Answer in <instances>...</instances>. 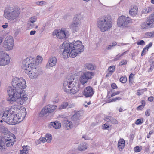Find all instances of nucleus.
Here are the masks:
<instances>
[{"label":"nucleus","mask_w":154,"mask_h":154,"mask_svg":"<svg viewBox=\"0 0 154 154\" xmlns=\"http://www.w3.org/2000/svg\"><path fill=\"white\" fill-rule=\"evenodd\" d=\"M10 61L9 55L3 51H0V65L4 66L8 64Z\"/></svg>","instance_id":"14"},{"label":"nucleus","mask_w":154,"mask_h":154,"mask_svg":"<svg viewBox=\"0 0 154 154\" xmlns=\"http://www.w3.org/2000/svg\"><path fill=\"white\" fill-rule=\"evenodd\" d=\"M150 110L149 109H148L145 112V115L146 116H149Z\"/></svg>","instance_id":"62"},{"label":"nucleus","mask_w":154,"mask_h":154,"mask_svg":"<svg viewBox=\"0 0 154 154\" xmlns=\"http://www.w3.org/2000/svg\"><path fill=\"white\" fill-rule=\"evenodd\" d=\"M17 112H16V111H14V109H11V110L10 111V113H11L12 114H17Z\"/></svg>","instance_id":"61"},{"label":"nucleus","mask_w":154,"mask_h":154,"mask_svg":"<svg viewBox=\"0 0 154 154\" xmlns=\"http://www.w3.org/2000/svg\"><path fill=\"white\" fill-rule=\"evenodd\" d=\"M83 74L88 80L91 79L94 75L92 72L89 71L85 72L83 73Z\"/></svg>","instance_id":"29"},{"label":"nucleus","mask_w":154,"mask_h":154,"mask_svg":"<svg viewBox=\"0 0 154 154\" xmlns=\"http://www.w3.org/2000/svg\"><path fill=\"white\" fill-rule=\"evenodd\" d=\"M22 92H21L20 95H17L18 97H15V101L20 105L23 104L28 99L26 95H23L21 96Z\"/></svg>","instance_id":"16"},{"label":"nucleus","mask_w":154,"mask_h":154,"mask_svg":"<svg viewBox=\"0 0 154 154\" xmlns=\"http://www.w3.org/2000/svg\"><path fill=\"white\" fill-rule=\"evenodd\" d=\"M112 23L111 17L109 15L102 17L97 22L98 27L102 32L109 30L112 28Z\"/></svg>","instance_id":"2"},{"label":"nucleus","mask_w":154,"mask_h":154,"mask_svg":"<svg viewBox=\"0 0 154 154\" xmlns=\"http://www.w3.org/2000/svg\"><path fill=\"white\" fill-rule=\"evenodd\" d=\"M57 63V59L54 57H51L49 59L47 65V68H50L55 65Z\"/></svg>","instance_id":"23"},{"label":"nucleus","mask_w":154,"mask_h":154,"mask_svg":"<svg viewBox=\"0 0 154 154\" xmlns=\"http://www.w3.org/2000/svg\"><path fill=\"white\" fill-rule=\"evenodd\" d=\"M20 13L19 8L7 7L5 8L4 13V17L7 19L14 20L17 18Z\"/></svg>","instance_id":"3"},{"label":"nucleus","mask_w":154,"mask_h":154,"mask_svg":"<svg viewBox=\"0 0 154 154\" xmlns=\"http://www.w3.org/2000/svg\"><path fill=\"white\" fill-rule=\"evenodd\" d=\"M27 151V149L23 147L22 150L20 151V154H26Z\"/></svg>","instance_id":"50"},{"label":"nucleus","mask_w":154,"mask_h":154,"mask_svg":"<svg viewBox=\"0 0 154 154\" xmlns=\"http://www.w3.org/2000/svg\"><path fill=\"white\" fill-rule=\"evenodd\" d=\"M148 49L145 47L143 48L141 53V55L143 56L148 51Z\"/></svg>","instance_id":"48"},{"label":"nucleus","mask_w":154,"mask_h":154,"mask_svg":"<svg viewBox=\"0 0 154 154\" xmlns=\"http://www.w3.org/2000/svg\"><path fill=\"white\" fill-rule=\"evenodd\" d=\"M21 106L20 105H15L14 106H13L11 107V109H14V111H16V112L19 111L20 110V109L21 108Z\"/></svg>","instance_id":"34"},{"label":"nucleus","mask_w":154,"mask_h":154,"mask_svg":"<svg viewBox=\"0 0 154 154\" xmlns=\"http://www.w3.org/2000/svg\"><path fill=\"white\" fill-rule=\"evenodd\" d=\"M121 55H119V54H118L114 58L113 60L114 61H116L118 60H120L121 57Z\"/></svg>","instance_id":"49"},{"label":"nucleus","mask_w":154,"mask_h":154,"mask_svg":"<svg viewBox=\"0 0 154 154\" xmlns=\"http://www.w3.org/2000/svg\"><path fill=\"white\" fill-rule=\"evenodd\" d=\"M88 79L86 77V76L83 74L80 77V81L79 82L80 83V85L82 84L83 85L86 83L88 80Z\"/></svg>","instance_id":"30"},{"label":"nucleus","mask_w":154,"mask_h":154,"mask_svg":"<svg viewBox=\"0 0 154 154\" xmlns=\"http://www.w3.org/2000/svg\"><path fill=\"white\" fill-rule=\"evenodd\" d=\"M154 27V15L153 14L150 15L146 23H143L141 27L142 29H146Z\"/></svg>","instance_id":"13"},{"label":"nucleus","mask_w":154,"mask_h":154,"mask_svg":"<svg viewBox=\"0 0 154 154\" xmlns=\"http://www.w3.org/2000/svg\"><path fill=\"white\" fill-rule=\"evenodd\" d=\"M83 16L81 13H79L77 14L76 17L74 18H75V20H79L80 21V20L83 18Z\"/></svg>","instance_id":"37"},{"label":"nucleus","mask_w":154,"mask_h":154,"mask_svg":"<svg viewBox=\"0 0 154 154\" xmlns=\"http://www.w3.org/2000/svg\"><path fill=\"white\" fill-rule=\"evenodd\" d=\"M130 19L125 16L122 15L119 17L117 20V26L119 27L125 28L130 22Z\"/></svg>","instance_id":"10"},{"label":"nucleus","mask_w":154,"mask_h":154,"mask_svg":"<svg viewBox=\"0 0 154 154\" xmlns=\"http://www.w3.org/2000/svg\"><path fill=\"white\" fill-rule=\"evenodd\" d=\"M152 42H150L147 45H146L145 47L148 49L152 46Z\"/></svg>","instance_id":"63"},{"label":"nucleus","mask_w":154,"mask_h":154,"mask_svg":"<svg viewBox=\"0 0 154 154\" xmlns=\"http://www.w3.org/2000/svg\"><path fill=\"white\" fill-rule=\"evenodd\" d=\"M143 93V90H138L137 91V94L138 96H140Z\"/></svg>","instance_id":"64"},{"label":"nucleus","mask_w":154,"mask_h":154,"mask_svg":"<svg viewBox=\"0 0 154 154\" xmlns=\"http://www.w3.org/2000/svg\"><path fill=\"white\" fill-rule=\"evenodd\" d=\"M37 20V17L35 16H33L30 18V20L29 22L32 23L35 22Z\"/></svg>","instance_id":"46"},{"label":"nucleus","mask_w":154,"mask_h":154,"mask_svg":"<svg viewBox=\"0 0 154 154\" xmlns=\"http://www.w3.org/2000/svg\"><path fill=\"white\" fill-rule=\"evenodd\" d=\"M70 49L72 52L71 54V57H75L77 54H79L84 51V46L82 45V42L79 41H74L71 43H69Z\"/></svg>","instance_id":"4"},{"label":"nucleus","mask_w":154,"mask_h":154,"mask_svg":"<svg viewBox=\"0 0 154 154\" xmlns=\"http://www.w3.org/2000/svg\"><path fill=\"white\" fill-rule=\"evenodd\" d=\"M127 61L125 59L122 60L119 63V66H123L127 64Z\"/></svg>","instance_id":"39"},{"label":"nucleus","mask_w":154,"mask_h":154,"mask_svg":"<svg viewBox=\"0 0 154 154\" xmlns=\"http://www.w3.org/2000/svg\"><path fill=\"white\" fill-rule=\"evenodd\" d=\"M81 115L79 112L75 113L71 117V119L75 123L76 126L79 124V121L80 119Z\"/></svg>","instance_id":"22"},{"label":"nucleus","mask_w":154,"mask_h":154,"mask_svg":"<svg viewBox=\"0 0 154 154\" xmlns=\"http://www.w3.org/2000/svg\"><path fill=\"white\" fill-rule=\"evenodd\" d=\"M138 8L136 6H134L130 10L129 13L130 15L134 16L137 14V12Z\"/></svg>","instance_id":"26"},{"label":"nucleus","mask_w":154,"mask_h":154,"mask_svg":"<svg viewBox=\"0 0 154 154\" xmlns=\"http://www.w3.org/2000/svg\"><path fill=\"white\" fill-rule=\"evenodd\" d=\"M143 121L142 122L140 119H138L135 122V124L137 125H138L140 124H141L143 123Z\"/></svg>","instance_id":"54"},{"label":"nucleus","mask_w":154,"mask_h":154,"mask_svg":"<svg viewBox=\"0 0 154 154\" xmlns=\"http://www.w3.org/2000/svg\"><path fill=\"white\" fill-rule=\"evenodd\" d=\"M111 86L112 88L113 89H117L118 88L116 84L114 83H113L111 84Z\"/></svg>","instance_id":"60"},{"label":"nucleus","mask_w":154,"mask_h":154,"mask_svg":"<svg viewBox=\"0 0 154 154\" xmlns=\"http://www.w3.org/2000/svg\"><path fill=\"white\" fill-rule=\"evenodd\" d=\"M125 145L120 144L119 143H118V148L119 151H121L124 148Z\"/></svg>","instance_id":"38"},{"label":"nucleus","mask_w":154,"mask_h":154,"mask_svg":"<svg viewBox=\"0 0 154 154\" xmlns=\"http://www.w3.org/2000/svg\"><path fill=\"white\" fill-rule=\"evenodd\" d=\"M146 35L149 37H154V31L153 32L146 33Z\"/></svg>","instance_id":"43"},{"label":"nucleus","mask_w":154,"mask_h":154,"mask_svg":"<svg viewBox=\"0 0 154 154\" xmlns=\"http://www.w3.org/2000/svg\"><path fill=\"white\" fill-rule=\"evenodd\" d=\"M35 59L30 57L26 58L23 60L22 68L26 70L28 69H31L35 67Z\"/></svg>","instance_id":"8"},{"label":"nucleus","mask_w":154,"mask_h":154,"mask_svg":"<svg viewBox=\"0 0 154 154\" xmlns=\"http://www.w3.org/2000/svg\"><path fill=\"white\" fill-rule=\"evenodd\" d=\"M116 67L114 66H112L109 67L108 68V72L106 75V77H108L109 76H111L113 72L115 70Z\"/></svg>","instance_id":"27"},{"label":"nucleus","mask_w":154,"mask_h":154,"mask_svg":"<svg viewBox=\"0 0 154 154\" xmlns=\"http://www.w3.org/2000/svg\"><path fill=\"white\" fill-rule=\"evenodd\" d=\"M18 118L17 114H12L9 113L8 117L6 119H4V122L11 125L14 124L18 120Z\"/></svg>","instance_id":"15"},{"label":"nucleus","mask_w":154,"mask_h":154,"mask_svg":"<svg viewBox=\"0 0 154 154\" xmlns=\"http://www.w3.org/2000/svg\"><path fill=\"white\" fill-rule=\"evenodd\" d=\"M103 129H107L109 130V126L106 123L104 124L103 126Z\"/></svg>","instance_id":"52"},{"label":"nucleus","mask_w":154,"mask_h":154,"mask_svg":"<svg viewBox=\"0 0 154 154\" xmlns=\"http://www.w3.org/2000/svg\"><path fill=\"white\" fill-rule=\"evenodd\" d=\"M134 150L136 152H138L141 151V149L139 146H137L134 147Z\"/></svg>","instance_id":"55"},{"label":"nucleus","mask_w":154,"mask_h":154,"mask_svg":"<svg viewBox=\"0 0 154 154\" xmlns=\"http://www.w3.org/2000/svg\"><path fill=\"white\" fill-rule=\"evenodd\" d=\"M80 84L79 80L78 79L74 80L73 77L68 76L64 82V91L66 92L70 93L71 94H74L79 90Z\"/></svg>","instance_id":"1"},{"label":"nucleus","mask_w":154,"mask_h":154,"mask_svg":"<svg viewBox=\"0 0 154 154\" xmlns=\"http://www.w3.org/2000/svg\"><path fill=\"white\" fill-rule=\"evenodd\" d=\"M59 32V31L58 30H55L53 32L52 35H56L57 36H58Z\"/></svg>","instance_id":"56"},{"label":"nucleus","mask_w":154,"mask_h":154,"mask_svg":"<svg viewBox=\"0 0 154 154\" xmlns=\"http://www.w3.org/2000/svg\"><path fill=\"white\" fill-rule=\"evenodd\" d=\"M121 99V98L120 97H118L115 98H112L111 100V102H114L116 101L117 100H120Z\"/></svg>","instance_id":"58"},{"label":"nucleus","mask_w":154,"mask_h":154,"mask_svg":"<svg viewBox=\"0 0 154 154\" xmlns=\"http://www.w3.org/2000/svg\"><path fill=\"white\" fill-rule=\"evenodd\" d=\"M127 80V78L126 77H122L120 78V81L123 83H125Z\"/></svg>","instance_id":"40"},{"label":"nucleus","mask_w":154,"mask_h":154,"mask_svg":"<svg viewBox=\"0 0 154 154\" xmlns=\"http://www.w3.org/2000/svg\"><path fill=\"white\" fill-rule=\"evenodd\" d=\"M14 45V40L12 36H7L3 42V46L8 50L13 49Z\"/></svg>","instance_id":"12"},{"label":"nucleus","mask_w":154,"mask_h":154,"mask_svg":"<svg viewBox=\"0 0 154 154\" xmlns=\"http://www.w3.org/2000/svg\"><path fill=\"white\" fill-rule=\"evenodd\" d=\"M145 42L143 40H140L139 42H137V44L138 45H143L145 44Z\"/></svg>","instance_id":"53"},{"label":"nucleus","mask_w":154,"mask_h":154,"mask_svg":"<svg viewBox=\"0 0 154 154\" xmlns=\"http://www.w3.org/2000/svg\"><path fill=\"white\" fill-rule=\"evenodd\" d=\"M69 42H64L60 47V54H62L64 58H68L72 54V52L70 49V46L69 44Z\"/></svg>","instance_id":"6"},{"label":"nucleus","mask_w":154,"mask_h":154,"mask_svg":"<svg viewBox=\"0 0 154 154\" xmlns=\"http://www.w3.org/2000/svg\"><path fill=\"white\" fill-rule=\"evenodd\" d=\"M49 127H51L52 126L53 127L56 129L60 128L61 126V124L60 122L57 121L54 122H51L49 124Z\"/></svg>","instance_id":"25"},{"label":"nucleus","mask_w":154,"mask_h":154,"mask_svg":"<svg viewBox=\"0 0 154 154\" xmlns=\"http://www.w3.org/2000/svg\"><path fill=\"white\" fill-rule=\"evenodd\" d=\"M118 143H119L120 144L125 145V140L123 139H120Z\"/></svg>","instance_id":"57"},{"label":"nucleus","mask_w":154,"mask_h":154,"mask_svg":"<svg viewBox=\"0 0 154 154\" xmlns=\"http://www.w3.org/2000/svg\"><path fill=\"white\" fill-rule=\"evenodd\" d=\"M150 67L149 70L148 72L152 71L154 68V61L152 62L151 63L150 65Z\"/></svg>","instance_id":"47"},{"label":"nucleus","mask_w":154,"mask_h":154,"mask_svg":"<svg viewBox=\"0 0 154 154\" xmlns=\"http://www.w3.org/2000/svg\"><path fill=\"white\" fill-rule=\"evenodd\" d=\"M42 60V58L41 57L38 56L36 59L35 60V64H36L35 63H41Z\"/></svg>","instance_id":"36"},{"label":"nucleus","mask_w":154,"mask_h":154,"mask_svg":"<svg viewBox=\"0 0 154 154\" xmlns=\"http://www.w3.org/2000/svg\"><path fill=\"white\" fill-rule=\"evenodd\" d=\"M87 148V146L86 143H80L78 147V149L80 151L85 150Z\"/></svg>","instance_id":"28"},{"label":"nucleus","mask_w":154,"mask_h":154,"mask_svg":"<svg viewBox=\"0 0 154 154\" xmlns=\"http://www.w3.org/2000/svg\"><path fill=\"white\" fill-rule=\"evenodd\" d=\"M46 141L48 143L51 142L52 140V135L49 134H47L46 135Z\"/></svg>","instance_id":"33"},{"label":"nucleus","mask_w":154,"mask_h":154,"mask_svg":"<svg viewBox=\"0 0 154 154\" xmlns=\"http://www.w3.org/2000/svg\"><path fill=\"white\" fill-rule=\"evenodd\" d=\"M85 67L86 69L92 70L94 69L95 66L92 64L87 63L85 65Z\"/></svg>","instance_id":"31"},{"label":"nucleus","mask_w":154,"mask_h":154,"mask_svg":"<svg viewBox=\"0 0 154 154\" xmlns=\"http://www.w3.org/2000/svg\"><path fill=\"white\" fill-rule=\"evenodd\" d=\"M57 107V106L53 105H48L45 106L41 111L40 115L42 116H44L47 113H50L53 112Z\"/></svg>","instance_id":"11"},{"label":"nucleus","mask_w":154,"mask_h":154,"mask_svg":"<svg viewBox=\"0 0 154 154\" xmlns=\"http://www.w3.org/2000/svg\"><path fill=\"white\" fill-rule=\"evenodd\" d=\"M94 91L92 88L91 86H88L85 88L83 95L86 97H91L93 95Z\"/></svg>","instance_id":"18"},{"label":"nucleus","mask_w":154,"mask_h":154,"mask_svg":"<svg viewBox=\"0 0 154 154\" xmlns=\"http://www.w3.org/2000/svg\"><path fill=\"white\" fill-rule=\"evenodd\" d=\"M15 137L13 134L11 133L9 134L5 133L2 136V138L4 140L5 143L7 142V141L14 140Z\"/></svg>","instance_id":"20"},{"label":"nucleus","mask_w":154,"mask_h":154,"mask_svg":"<svg viewBox=\"0 0 154 154\" xmlns=\"http://www.w3.org/2000/svg\"><path fill=\"white\" fill-rule=\"evenodd\" d=\"M80 23L79 21L75 20V18H74L73 21L69 25V27L74 32H75L79 29Z\"/></svg>","instance_id":"17"},{"label":"nucleus","mask_w":154,"mask_h":154,"mask_svg":"<svg viewBox=\"0 0 154 154\" xmlns=\"http://www.w3.org/2000/svg\"><path fill=\"white\" fill-rule=\"evenodd\" d=\"M46 136L45 137H43V138H40L39 140H38L37 142V144H38L40 143L39 141H41L43 143H45L46 141Z\"/></svg>","instance_id":"42"},{"label":"nucleus","mask_w":154,"mask_h":154,"mask_svg":"<svg viewBox=\"0 0 154 154\" xmlns=\"http://www.w3.org/2000/svg\"><path fill=\"white\" fill-rule=\"evenodd\" d=\"M34 26V24L29 21V23H27V26L28 28L31 29Z\"/></svg>","instance_id":"45"},{"label":"nucleus","mask_w":154,"mask_h":154,"mask_svg":"<svg viewBox=\"0 0 154 154\" xmlns=\"http://www.w3.org/2000/svg\"><path fill=\"white\" fill-rule=\"evenodd\" d=\"M62 123L67 130L70 129L73 127V124L70 121L64 119L62 122Z\"/></svg>","instance_id":"24"},{"label":"nucleus","mask_w":154,"mask_h":154,"mask_svg":"<svg viewBox=\"0 0 154 154\" xmlns=\"http://www.w3.org/2000/svg\"><path fill=\"white\" fill-rule=\"evenodd\" d=\"M14 140L12 141H7V142L6 143V146L8 147L11 146L14 144Z\"/></svg>","instance_id":"44"},{"label":"nucleus","mask_w":154,"mask_h":154,"mask_svg":"<svg viewBox=\"0 0 154 154\" xmlns=\"http://www.w3.org/2000/svg\"><path fill=\"white\" fill-rule=\"evenodd\" d=\"M26 81L23 78L15 77L13 79L12 82V86L20 92L26 88Z\"/></svg>","instance_id":"5"},{"label":"nucleus","mask_w":154,"mask_h":154,"mask_svg":"<svg viewBox=\"0 0 154 154\" xmlns=\"http://www.w3.org/2000/svg\"><path fill=\"white\" fill-rule=\"evenodd\" d=\"M9 115V113H8V112H5L3 113V116H2V119L3 120V121L4 122V119H6V118H7V117H8Z\"/></svg>","instance_id":"41"},{"label":"nucleus","mask_w":154,"mask_h":154,"mask_svg":"<svg viewBox=\"0 0 154 154\" xmlns=\"http://www.w3.org/2000/svg\"><path fill=\"white\" fill-rule=\"evenodd\" d=\"M7 92L8 96L7 99V101L11 103H13L15 101V97H18L17 95H20L21 92H19L18 90L16 89L13 86H12L8 87Z\"/></svg>","instance_id":"7"},{"label":"nucleus","mask_w":154,"mask_h":154,"mask_svg":"<svg viewBox=\"0 0 154 154\" xmlns=\"http://www.w3.org/2000/svg\"><path fill=\"white\" fill-rule=\"evenodd\" d=\"M25 72L27 74L29 77L32 79H35L39 75L40 72L35 67L32 69H28L25 70Z\"/></svg>","instance_id":"9"},{"label":"nucleus","mask_w":154,"mask_h":154,"mask_svg":"<svg viewBox=\"0 0 154 154\" xmlns=\"http://www.w3.org/2000/svg\"><path fill=\"white\" fill-rule=\"evenodd\" d=\"M75 106L74 104L71 103L63 102L59 106L58 109L60 110L66 109L67 107L68 108H70L73 107Z\"/></svg>","instance_id":"21"},{"label":"nucleus","mask_w":154,"mask_h":154,"mask_svg":"<svg viewBox=\"0 0 154 154\" xmlns=\"http://www.w3.org/2000/svg\"><path fill=\"white\" fill-rule=\"evenodd\" d=\"M109 118H110V119H109L110 122L112 124H116L118 123V121L112 117H110Z\"/></svg>","instance_id":"35"},{"label":"nucleus","mask_w":154,"mask_h":154,"mask_svg":"<svg viewBox=\"0 0 154 154\" xmlns=\"http://www.w3.org/2000/svg\"><path fill=\"white\" fill-rule=\"evenodd\" d=\"M144 106H143L140 105H139L137 108V109L138 110H140L143 109Z\"/></svg>","instance_id":"59"},{"label":"nucleus","mask_w":154,"mask_h":154,"mask_svg":"<svg viewBox=\"0 0 154 154\" xmlns=\"http://www.w3.org/2000/svg\"><path fill=\"white\" fill-rule=\"evenodd\" d=\"M153 7L152 6H149L147 7L145 9L142 11V13L143 14H146L151 12L152 10Z\"/></svg>","instance_id":"32"},{"label":"nucleus","mask_w":154,"mask_h":154,"mask_svg":"<svg viewBox=\"0 0 154 154\" xmlns=\"http://www.w3.org/2000/svg\"><path fill=\"white\" fill-rule=\"evenodd\" d=\"M5 142L2 138L0 140V147H2L4 145Z\"/></svg>","instance_id":"51"},{"label":"nucleus","mask_w":154,"mask_h":154,"mask_svg":"<svg viewBox=\"0 0 154 154\" xmlns=\"http://www.w3.org/2000/svg\"><path fill=\"white\" fill-rule=\"evenodd\" d=\"M69 35V32L67 30L65 29H61V30L59 31L57 37L60 39H63L67 38Z\"/></svg>","instance_id":"19"}]
</instances>
